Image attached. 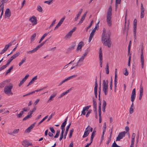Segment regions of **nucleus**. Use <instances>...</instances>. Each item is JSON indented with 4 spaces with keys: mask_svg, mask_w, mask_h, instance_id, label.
Instances as JSON below:
<instances>
[{
    "mask_svg": "<svg viewBox=\"0 0 147 147\" xmlns=\"http://www.w3.org/2000/svg\"><path fill=\"white\" fill-rule=\"evenodd\" d=\"M110 32L108 31L107 33L106 29L104 28L102 35V41L104 45L107 46L109 48L111 47L112 44L110 39Z\"/></svg>",
    "mask_w": 147,
    "mask_h": 147,
    "instance_id": "f257e3e1",
    "label": "nucleus"
},
{
    "mask_svg": "<svg viewBox=\"0 0 147 147\" xmlns=\"http://www.w3.org/2000/svg\"><path fill=\"white\" fill-rule=\"evenodd\" d=\"M13 87V85L11 83H9V85L5 86L3 89L5 94L8 96L12 95L13 94L11 91Z\"/></svg>",
    "mask_w": 147,
    "mask_h": 147,
    "instance_id": "f03ea898",
    "label": "nucleus"
},
{
    "mask_svg": "<svg viewBox=\"0 0 147 147\" xmlns=\"http://www.w3.org/2000/svg\"><path fill=\"white\" fill-rule=\"evenodd\" d=\"M112 11V7L111 6H110L107 12V22L108 26L109 27L111 26L112 25L111 21Z\"/></svg>",
    "mask_w": 147,
    "mask_h": 147,
    "instance_id": "7ed1b4c3",
    "label": "nucleus"
},
{
    "mask_svg": "<svg viewBox=\"0 0 147 147\" xmlns=\"http://www.w3.org/2000/svg\"><path fill=\"white\" fill-rule=\"evenodd\" d=\"M108 82L107 80L106 81L103 80L102 82V90L104 92L105 94L106 95L107 94L108 88Z\"/></svg>",
    "mask_w": 147,
    "mask_h": 147,
    "instance_id": "20e7f679",
    "label": "nucleus"
},
{
    "mask_svg": "<svg viewBox=\"0 0 147 147\" xmlns=\"http://www.w3.org/2000/svg\"><path fill=\"white\" fill-rule=\"evenodd\" d=\"M45 43V42L44 41L42 42L40 44L37 46L34 49L32 50L27 52V54H30L33 53L37 50H38L40 48L42 47Z\"/></svg>",
    "mask_w": 147,
    "mask_h": 147,
    "instance_id": "39448f33",
    "label": "nucleus"
},
{
    "mask_svg": "<svg viewBox=\"0 0 147 147\" xmlns=\"http://www.w3.org/2000/svg\"><path fill=\"white\" fill-rule=\"evenodd\" d=\"M126 134V132L125 131L119 133L116 138V141H120L121 139H122L123 137L125 136Z\"/></svg>",
    "mask_w": 147,
    "mask_h": 147,
    "instance_id": "423d86ee",
    "label": "nucleus"
},
{
    "mask_svg": "<svg viewBox=\"0 0 147 147\" xmlns=\"http://www.w3.org/2000/svg\"><path fill=\"white\" fill-rule=\"evenodd\" d=\"M29 21L31 22L32 26L36 25L37 23V18L34 16H33L31 17L29 19Z\"/></svg>",
    "mask_w": 147,
    "mask_h": 147,
    "instance_id": "0eeeda50",
    "label": "nucleus"
},
{
    "mask_svg": "<svg viewBox=\"0 0 147 147\" xmlns=\"http://www.w3.org/2000/svg\"><path fill=\"white\" fill-rule=\"evenodd\" d=\"M99 57L100 60V67H102V53L101 48H100L99 50Z\"/></svg>",
    "mask_w": 147,
    "mask_h": 147,
    "instance_id": "6e6552de",
    "label": "nucleus"
},
{
    "mask_svg": "<svg viewBox=\"0 0 147 147\" xmlns=\"http://www.w3.org/2000/svg\"><path fill=\"white\" fill-rule=\"evenodd\" d=\"M140 61L141 63L142 67L143 68L144 65V60L143 55V49L142 48L141 50L140 56Z\"/></svg>",
    "mask_w": 147,
    "mask_h": 147,
    "instance_id": "1a4fd4ad",
    "label": "nucleus"
},
{
    "mask_svg": "<svg viewBox=\"0 0 147 147\" xmlns=\"http://www.w3.org/2000/svg\"><path fill=\"white\" fill-rule=\"evenodd\" d=\"M77 76V75H74L68 77L67 78L65 79L64 80H63L61 82H60L59 83V86H60L61 85L63 84L64 83L66 82V81H67L71 79H72L74 78H75Z\"/></svg>",
    "mask_w": 147,
    "mask_h": 147,
    "instance_id": "9d476101",
    "label": "nucleus"
},
{
    "mask_svg": "<svg viewBox=\"0 0 147 147\" xmlns=\"http://www.w3.org/2000/svg\"><path fill=\"white\" fill-rule=\"evenodd\" d=\"M136 96V89L134 88L132 91L131 96V100L133 102L134 101Z\"/></svg>",
    "mask_w": 147,
    "mask_h": 147,
    "instance_id": "9b49d317",
    "label": "nucleus"
},
{
    "mask_svg": "<svg viewBox=\"0 0 147 147\" xmlns=\"http://www.w3.org/2000/svg\"><path fill=\"white\" fill-rule=\"evenodd\" d=\"M101 102H100L99 103V105L98 106V116L99 118V123H101L102 121V119H101Z\"/></svg>",
    "mask_w": 147,
    "mask_h": 147,
    "instance_id": "f8f14e48",
    "label": "nucleus"
},
{
    "mask_svg": "<svg viewBox=\"0 0 147 147\" xmlns=\"http://www.w3.org/2000/svg\"><path fill=\"white\" fill-rule=\"evenodd\" d=\"M144 10L143 4L141 3L140 7V18H143L144 16Z\"/></svg>",
    "mask_w": 147,
    "mask_h": 147,
    "instance_id": "ddd939ff",
    "label": "nucleus"
},
{
    "mask_svg": "<svg viewBox=\"0 0 147 147\" xmlns=\"http://www.w3.org/2000/svg\"><path fill=\"white\" fill-rule=\"evenodd\" d=\"M97 88H98V84L97 83V77H96V78L95 79V86L94 88V93L95 95V96L96 98H97Z\"/></svg>",
    "mask_w": 147,
    "mask_h": 147,
    "instance_id": "4468645a",
    "label": "nucleus"
},
{
    "mask_svg": "<svg viewBox=\"0 0 147 147\" xmlns=\"http://www.w3.org/2000/svg\"><path fill=\"white\" fill-rule=\"evenodd\" d=\"M76 27H74L73 29L70 30L65 36V38H69L71 36L73 33L76 30Z\"/></svg>",
    "mask_w": 147,
    "mask_h": 147,
    "instance_id": "2eb2a0df",
    "label": "nucleus"
},
{
    "mask_svg": "<svg viewBox=\"0 0 147 147\" xmlns=\"http://www.w3.org/2000/svg\"><path fill=\"white\" fill-rule=\"evenodd\" d=\"M133 24H134V36H136V27H137V20L136 19H135L134 20L133 22Z\"/></svg>",
    "mask_w": 147,
    "mask_h": 147,
    "instance_id": "dca6fc26",
    "label": "nucleus"
},
{
    "mask_svg": "<svg viewBox=\"0 0 147 147\" xmlns=\"http://www.w3.org/2000/svg\"><path fill=\"white\" fill-rule=\"evenodd\" d=\"M11 12L9 9V8L7 9L5 13V18L9 17L11 16Z\"/></svg>",
    "mask_w": 147,
    "mask_h": 147,
    "instance_id": "f3484780",
    "label": "nucleus"
},
{
    "mask_svg": "<svg viewBox=\"0 0 147 147\" xmlns=\"http://www.w3.org/2000/svg\"><path fill=\"white\" fill-rule=\"evenodd\" d=\"M91 106L89 105L88 106H87L85 107H84L83 108V110L82 112V114L81 115H85L86 114V111H87L89 108Z\"/></svg>",
    "mask_w": 147,
    "mask_h": 147,
    "instance_id": "a211bd4d",
    "label": "nucleus"
},
{
    "mask_svg": "<svg viewBox=\"0 0 147 147\" xmlns=\"http://www.w3.org/2000/svg\"><path fill=\"white\" fill-rule=\"evenodd\" d=\"M32 144L30 142L26 140H24L22 142V145L24 147H28L29 146L31 145Z\"/></svg>",
    "mask_w": 147,
    "mask_h": 147,
    "instance_id": "6ab92c4d",
    "label": "nucleus"
},
{
    "mask_svg": "<svg viewBox=\"0 0 147 147\" xmlns=\"http://www.w3.org/2000/svg\"><path fill=\"white\" fill-rule=\"evenodd\" d=\"M9 82L8 80L4 81L0 83V88L5 87L7 83Z\"/></svg>",
    "mask_w": 147,
    "mask_h": 147,
    "instance_id": "aec40b11",
    "label": "nucleus"
},
{
    "mask_svg": "<svg viewBox=\"0 0 147 147\" xmlns=\"http://www.w3.org/2000/svg\"><path fill=\"white\" fill-rule=\"evenodd\" d=\"M71 124V123H70L69 125L66 127L65 131L64 133V138L65 139L66 138V136L67 134L69 129L70 127V125Z\"/></svg>",
    "mask_w": 147,
    "mask_h": 147,
    "instance_id": "412c9836",
    "label": "nucleus"
},
{
    "mask_svg": "<svg viewBox=\"0 0 147 147\" xmlns=\"http://www.w3.org/2000/svg\"><path fill=\"white\" fill-rule=\"evenodd\" d=\"M84 45V42H83L81 41L78 44V47L77 48V51H78L79 50H80V51H81L82 48V46Z\"/></svg>",
    "mask_w": 147,
    "mask_h": 147,
    "instance_id": "4be33fe9",
    "label": "nucleus"
},
{
    "mask_svg": "<svg viewBox=\"0 0 147 147\" xmlns=\"http://www.w3.org/2000/svg\"><path fill=\"white\" fill-rule=\"evenodd\" d=\"M143 89L142 86H141L140 89V94L139 96V99L141 100V99L142 96L143 95Z\"/></svg>",
    "mask_w": 147,
    "mask_h": 147,
    "instance_id": "5701e85b",
    "label": "nucleus"
},
{
    "mask_svg": "<svg viewBox=\"0 0 147 147\" xmlns=\"http://www.w3.org/2000/svg\"><path fill=\"white\" fill-rule=\"evenodd\" d=\"M36 33L34 34L31 36L30 39V43H32V42L35 39L36 37Z\"/></svg>",
    "mask_w": 147,
    "mask_h": 147,
    "instance_id": "b1692460",
    "label": "nucleus"
},
{
    "mask_svg": "<svg viewBox=\"0 0 147 147\" xmlns=\"http://www.w3.org/2000/svg\"><path fill=\"white\" fill-rule=\"evenodd\" d=\"M56 93H54L52 94L48 101V102H50L52 100H53V98L56 96Z\"/></svg>",
    "mask_w": 147,
    "mask_h": 147,
    "instance_id": "393cba45",
    "label": "nucleus"
},
{
    "mask_svg": "<svg viewBox=\"0 0 147 147\" xmlns=\"http://www.w3.org/2000/svg\"><path fill=\"white\" fill-rule=\"evenodd\" d=\"M85 57L82 56L78 61V62L77 63V64H78L80 62H83L84 59H85ZM76 67H77L78 66V64L76 65Z\"/></svg>",
    "mask_w": 147,
    "mask_h": 147,
    "instance_id": "a878e982",
    "label": "nucleus"
},
{
    "mask_svg": "<svg viewBox=\"0 0 147 147\" xmlns=\"http://www.w3.org/2000/svg\"><path fill=\"white\" fill-rule=\"evenodd\" d=\"M76 45V44L75 42H73L72 45L69 47V49L71 50L74 49Z\"/></svg>",
    "mask_w": 147,
    "mask_h": 147,
    "instance_id": "bb28decb",
    "label": "nucleus"
},
{
    "mask_svg": "<svg viewBox=\"0 0 147 147\" xmlns=\"http://www.w3.org/2000/svg\"><path fill=\"white\" fill-rule=\"evenodd\" d=\"M90 133V131H85L84 134L82 136L83 138H84L87 137L89 134Z\"/></svg>",
    "mask_w": 147,
    "mask_h": 147,
    "instance_id": "cd10ccee",
    "label": "nucleus"
},
{
    "mask_svg": "<svg viewBox=\"0 0 147 147\" xmlns=\"http://www.w3.org/2000/svg\"><path fill=\"white\" fill-rule=\"evenodd\" d=\"M97 26H98V24L92 30V32H91V33H90V34H91L93 36L94 35L95 33L96 30V28L97 27Z\"/></svg>",
    "mask_w": 147,
    "mask_h": 147,
    "instance_id": "c85d7f7f",
    "label": "nucleus"
},
{
    "mask_svg": "<svg viewBox=\"0 0 147 147\" xmlns=\"http://www.w3.org/2000/svg\"><path fill=\"white\" fill-rule=\"evenodd\" d=\"M93 107H97V105L96 102V100L95 99H94V97L93 98Z\"/></svg>",
    "mask_w": 147,
    "mask_h": 147,
    "instance_id": "c756f323",
    "label": "nucleus"
},
{
    "mask_svg": "<svg viewBox=\"0 0 147 147\" xmlns=\"http://www.w3.org/2000/svg\"><path fill=\"white\" fill-rule=\"evenodd\" d=\"M13 66H11L7 70V71L5 73V75H7L8 74L10 73L11 70L13 69Z\"/></svg>",
    "mask_w": 147,
    "mask_h": 147,
    "instance_id": "7c9ffc66",
    "label": "nucleus"
},
{
    "mask_svg": "<svg viewBox=\"0 0 147 147\" xmlns=\"http://www.w3.org/2000/svg\"><path fill=\"white\" fill-rule=\"evenodd\" d=\"M31 117H32V115H31V114H29V115H28L27 116H26L25 117H24L23 119V121L26 120L27 119L30 118Z\"/></svg>",
    "mask_w": 147,
    "mask_h": 147,
    "instance_id": "2f4dec72",
    "label": "nucleus"
},
{
    "mask_svg": "<svg viewBox=\"0 0 147 147\" xmlns=\"http://www.w3.org/2000/svg\"><path fill=\"white\" fill-rule=\"evenodd\" d=\"M105 70L106 71V73L107 74H109V66L108 65V63H107L106 67L105 68Z\"/></svg>",
    "mask_w": 147,
    "mask_h": 147,
    "instance_id": "473e14b6",
    "label": "nucleus"
},
{
    "mask_svg": "<svg viewBox=\"0 0 147 147\" xmlns=\"http://www.w3.org/2000/svg\"><path fill=\"white\" fill-rule=\"evenodd\" d=\"M26 60V57H24V58H23L22 60L19 63V66H21L24 63Z\"/></svg>",
    "mask_w": 147,
    "mask_h": 147,
    "instance_id": "72a5a7b5",
    "label": "nucleus"
},
{
    "mask_svg": "<svg viewBox=\"0 0 147 147\" xmlns=\"http://www.w3.org/2000/svg\"><path fill=\"white\" fill-rule=\"evenodd\" d=\"M8 0H2L1 1V5H0V7L2 5H3L4 6V3H6Z\"/></svg>",
    "mask_w": 147,
    "mask_h": 147,
    "instance_id": "f704fd0d",
    "label": "nucleus"
},
{
    "mask_svg": "<svg viewBox=\"0 0 147 147\" xmlns=\"http://www.w3.org/2000/svg\"><path fill=\"white\" fill-rule=\"evenodd\" d=\"M20 53L19 52L16 53L15 54L13 55L12 57L15 59L16 58L20 55Z\"/></svg>",
    "mask_w": 147,
    "mask_h": 147,
    "instance_id": "c9c22d12",
    "label": "nucleus"
},
{
    "mask_svg": "<svg viewBox=\"0 0 147 147\" xmlns=\"http://www.w3.org/2000/svg\"><path fill=\"white\" fill-rule=\"evenodd\" d=\"M74 129L73 128H72L70 131L69 132V138H70L71 137L73 133L74 132Z\"/></svg>",
    "mask_w": 147,
    "mask_h": 147,
    "instance_id": "e433bc0d",
    "label": "nucleus"
},
{
    "mask_svg": "<svg viewBox=\"0 0 147 147\" xmlns=\"http://www.w3.org/2000/svg\"><path fill=\"white\" fill-rule=\"evenodd\" d=\"M65 18V16H64L60 20V21L59 22V23L61 24L64 21V20Z\"/></svg>",
    "mask_w": 147,
    "mask_h": 147,
    "instance_id": "4c0bfd02",
    "label": "nucleus"
},
{
    "mask_svg": "<svg viewBox=\"0 0 147 147\" xmlns=\"http://www.w3.org/2000/svg\"><path fill=\"white\" fill-rule=\"evenodd\" d=\"M36 110V107H35L32 110H30L28 113L31 114V115H32V114L33 113L34 111H35Z\"/></svg>",
    "mask_w": 147,
    "mask_h": 147,
    "instance_id": "58836bf2",
    "label": "nucleus"
},
{
    "mask_svg": "<svg viewBox=\"0 0 147 147\" xmlns=\"http://www.w3.org/2000/svg\"><path fill=\"white\" fill-rule=\"evenodd\" d=\"M48 115H47L43 118L39 123L38 125H40L41 123L42 122L45 120L47 119L48 118Z\"/></svg>",
    "mask_w": 147,
    "mask_h": 147,
    "instance_id": "ea45409f",
    "label": "nucleus"
},
{
    "mask_svg": "<svg viewBox=\"0 0 147 147\" xmlns=\"http://www.w3.org/2000/svg\"><path fill=\"white\" fill-rule=\"evenodd\" d=\"M37 10L40 12H41L42 11V7L40 5H38L37 6Z\"/></svg>",
    "mask_w": 147,
    "mask_h": 147,
    "instance_id": "a19ab883",
    "label": "nucleus"
},
{
    "mask_svg": "<svg viewBox=\"0 0 147 147\" xmlns=\"http://www.w3.org/2000/svg\"><path fill=\"white\" fill-rule=\"evenodd\" d=\"M87 11H86L84 14V15L82 17L81 19L82 20H84L85 19V17L86 16L87 13Z\"/></svg>",
    "mask_w": 147,
    "mask_h": 147,
    "instance_id": "79ce46f5",
    "label": "nucleus"
},
{
    "mask_svg": "<svg viewBox=\"0 0 147 147\" xmlns=\"http://www.w3.org/2000/svg\"><path fill=\"white\" fill-rule=\"evenodd\" d=\"M7 67V65H3V66H2L1 67H0V71L3 70L5 68H6Z\"/></svg>",
    "mask_w": 147,
    "mask_h": 147,
    "instance_id": "37998d69",
    "label": "nucleus"
},
{
    "mask_svg": "<svg viewBox=\"0 0 147 147\" xmlns=\"http://www.w3.org/2000/svg\"><path fill=\"white\" fill-rule=\"evenodd\" d=\"M96 131L95 130H94L93 132H92L91 138H94V137L96 135Z\"/></svg>",
    "mask_w": 147,
    "mask_h": 147,
    "instance_id": "c03bdc74",
    "label": "nucleus"
},
{
    "mask_svg": "<svg viewBox=\"0 0 147 147\" xmlns=\"http://www.w3.org/2000/svg\"><path fill=\"white\" fill-rule=\"evenodd\" d=\"M30 110V108L27 107H25L22 109V110L24 112H27L29 111Z\"/></svg>",
    "mask_w": 147,
    "mask_h": 147,
    "instance_id": "a18cd8bd",
    "label": "nucleus"
},
{
    "mask_svg": "<svg viewBox=\"0 0 147 147\" xmlns=\"http://www.w3.org/2000/svg\"><path fill=\"white\" fill-rule=\"evenodd\" d=\"M19 130V129H16L13 130L12 133L13 134H16L18 133Z\"/></svg>",
    "mask_w": 147,
    "mask_h": 147,
    "instance_id": "49530a36",
    "label": "nucleus"
},
{
    "mask_svg": "<svg viewBox=\"0 0 147 147\" xmlns=\"http://www.w3.org/2000/svg\"><path fill=\"white\" fill-rule=\"evenodd\" d=\"M106 101L104 100H103V104L102 107H105L106 106Z\"/></svg>",
    "mask_w": 147,
    "mask_h": 147,
    "instance_id": "de8ad7c7",
    "label": "nucleus"
},
{
    "mask_svg": "<svg viewBox=\"0 0 147 147\" xmlns=\"http://www.w3.org/2000/svg\"><path fill=\"white\" fill-rule=\"evenodd\" d=\"M113 87V82H112V79H111V81L110 83V88L111 90H112V89Z\"/></svg>",
    "mask_w": 147,
    "mask_h": 147,
    "instance_id": "09e8293b",
    "label": "nucleus"
},
{
    "mask_svg": "<svg viewBox=\"0 0 147 147\" xmlns=\"http://www.w3.org/2000/svg\"><path fill=\"white\" fill-rule=\"evenodd\" d=\"M37 76H35L33 78H32V79L31 80V81L33 82H34V81L36 80H37Z\"/></svg>",
    "mask_w": 147,
    "mask_h": 147,
    "instance_id": "8fccbe9b",
    "label": "nucleus"
},
{
    "mask_svg": "<svg viewBox=\"0 0 147 147\" xmlns=\"http://www.w3.org/2000/svg\"><path fill=\"white\" fill-rule=\"evenodd\" d=\"M117 77H115L114 84H115V87H117Z\"/></svg>",
    "mask_w": 147,
    "mask_h": 147,
    "instance_id": "3c124183",
    "label": "nucleus"
},
{
    "mask_svg": "<svg viewBox=\"0 0 147 147\" xmlns=\"http://www.w3.org/2000/svg\"><path fill=\"white\" fill-rule=\"evenodd\" d=\"M92 111V110L91 109H90L88 110L87 113L86 114V117H88L90 114L91 113Z\"/></svg>",
    "mask_w": 147,
    "mask_h": 147,
    "instance_id": "603ef678",
    "label": "nucleus"
},
{
    "mask_svg": "<svg viewBox=\"0 0 147 147\" xmlns=\"http://www.w3.org/2000/svg\"><path fill=\"white\" fill-rule=\"evenodd\" d=\"M93 36V35H92L91 34H90L88 40L89 42H90Z\"/></svg>",
    "mask_w": 147,
    "mask_h": 147,
    "instance_id": "864d4df0",
    "label": "nucleus"
},
{
    "mask_svg": "<svg viewBox=\"0 0 147 147\" xmlns=\"http://www.w3.org/2000/svg\"><path fill=\"white\" fill-rule=\"evenodd\" d=\"M93 36V35H92L91 34H90L88 40L89 42H90Z\"/></svg>",
    "mask_w": 147,
    "mask_h": 147,
    "instance_id": "5fc2aeb1",
    "label": "nucleus"
},
{
    "mask_svg": "<svg viewBox=\"0 0 147 147\" xmlns=\"http://www.w3.org/2000/svg\"><path fill=\"white\" fill-rule=\"evenodd\" d=\"M61 25V24L59 23H58V24L55 27L54 30H55L57 29L58 28L59 26H60Z\"/></svg>",
    "mask_w": 147,
    "mask_h": 147,
    "instance_id": "6e6d98bb",
    "label": "nucleus"
},
{
    "mask_svg": "<svg viewBox=\"0 0 147 147\" xmlns=\"http://www.w3.org/2000/svg\"><path fill=\"white\" fill-rule=\"evenodd\" d=\"M88 50L87 49L85 51V52L84 54H83V55L82 56H84V57H85L88 54Z\"/></svg>",
    "mask_w": 147,
    "mask_h": 147,
    "instance_id": "4d7b16f0",
    "label": "nucleus"
},
{
    "mask_svg": "<svg viewBox=\"0 0 147 147\" xmlns=\"http://www.w3.org/2000/svg\"><path fill=\"white\" fill-rule=\"evenodd\" d=\"M50 129L51 131L53 133H55V131L54 130L53 127H50Z\"/></svg>",
    "mask_w": 147,
    "mask_h": 147,
    "instance_id": "13d9d810",
    "label": "nucleus"
},
{
    "mask_svg": "<svg viewBox=\"0 0 147 147\" xmlns=\"http://www.w3.org/2000/svg\"><path fill=\"white\" fill-rule=\"evenodd\" d=\"M11 60L10 59H9L7 61V63L6 64V65H7V66H8L10 64V63L11 62Z\"/></svg>",
    "mask_w": 147,
    "mask_h": 147,
    "instance_id": "bf43d9fd",
    "label": "nucleus"
},
{
    "mask_svg": "<svg viewBox=\"0 0 147 147\" xmlns=\"http://www.w3.org/2000/svg\"><path fill=\"white\" fill-rule=\"evenodd\" d=\"M56 21V20L55 19V20H54L53 21V22H52L51 24V25L50 26V27H52L53 26V25L55 24Z\"/></svg>",
    "mask_w": 147,
    "mask_h": 147,
    "instance_id": "052dcab7",
    "label": "nucleus"
},
{
    "mask_svg": "<svg viewBox=\"0 0 147 147\" xmlns=\"http://www.w3.org/2000/svg\"><path fill=\"white\" fill-rule=\"evenodd\" d=\"M66 94H65V92H63L62 94H61L59 97V98H60L62 97H63V96L65 95Z\"/></svg>",
    "mask_w": 147,
    "mask_h": 147,
    "instance_id": "680f3d73",
    "label": "nucleus"
},
{
    "mask_svg": "<svg viewBox=\"0 0 147 147\" xmlns=\"http://www.w3.org/2000/svg\"><path fill=\"white\" fill-rule=\"evenodd\" d=\"M7 50H6V49H5V48H4L2 50V51H1V52L0 53V54L1 55H2V54L3 53H4Z\"/></svg>",
    "mask_w": 147,
    "mask_h": 147,
    "instance_id": "e2e57ef3",
    "label": "nucleus"
},
{
    "mask_svg": "<svg viewBox=\"0 0 147 147\" xmlns=\"http://www.w3.org/2000/svg\"><path fill=\"white\" fill-rule=\"evenodd\" d=\"M36 123H33L29 127V128H30L31 129H32L33 127H34Z\"/></svg>",
    "mask_w": 147,
    "mask_h": 147,
    "instance_id": "0e129e2a",
    "label": "nucleus"
},
{
    "mask_svg": "<svg viewBox=\"0 0 147 147\" xmlns=\"http://www.w3.org/2000/svg\"><path fill=\"white\" fill-rule=\"evenodd\" d=\"M36 123H33L29 127V128H30L31 129H32L33 127H34Z\"/></svg>",
    "mask_w": 147,
    "mask_h": 147,
    "instance_id": "69168bd1",
    "label": "nucleus"
},
{
    "mask_svg": "<svg viewBox=\"0 0 147 147\" xmlns=\"http://www.w3.org/2000/svg\"><path fill=\"white\" fill-rule=\"evenodd\" d=\"M129 113L131 114L133 112L134 109L132 108H129Z\"/></svg>",
    "mask_w": 147,
    "mask_h": 147,
    "instance_id": "338daca9",
    "label": "nucleus"
},
{
    "mask_svg": "<svg viewBox=\"0 0 147 147\" xmlns=\"http://www.w3.org/2000/svg\"><path fill=\"white\" fill-rule=\"evenodd\" d=\"M117 145L116 144L115 142L114 141V143H113L112 145V147H117Z\"/></svg>",
    "mask_w": 147,
    "mask_h": 147,
    "instance_id": "774afa93",
    "label": "nucleus"
}]
</instances>
